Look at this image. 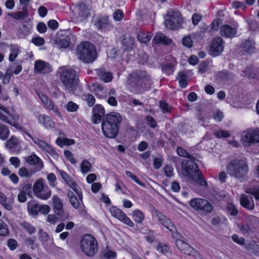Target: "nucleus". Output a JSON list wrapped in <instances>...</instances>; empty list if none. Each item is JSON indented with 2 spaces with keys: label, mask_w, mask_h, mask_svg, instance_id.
<instances>
[{
  "label": "nucleus",
  "mask_w": 259,
  "mask_h": 259,
  "mask_svg": "<svg viewBox=\"0 0 259 259\" xmlns=\"http://www.w3.org/2000/svg\"><path fill=\"white\" fill-rule=\"evenodd\" d=\"M214 135L218 138H228L230 136L229 133L228 131L224 130H219L216 131L214 133Z\"/></svg>",
  "instance_id": "nucleus-55"
},
{
  "label": "nucleus",
  "mask_w": 259,
  "mask_h": 259,
  "mask_svg": "<svg viewBox=\"0 0 259 259\" xmlns=\"http://www.w3.org/2000/svg\"><path fill=\"white\" fill-rule=\"evenodd\" d=\"M245 192L254 196L256 200H259V186H251L246 189Z\"/></svg>",
  "instance_id": "nucleus-34"
},
{
  "label": "nucleus",
  "mask_w": 259,
  "mask_h": 259,
  "mask_svg": "<svg viewBox=\"0 0 259 259\" xmlns=\"http://www.w3.org/2000/svg\"><path fill=\"white\" fill-rule=\"evenodd\" d=\"M8 15L17 20L24 19L28 16L27 7L23 6V11L10 13L8 14Z\"/></svg>",
  "instance_id": "nucleus-31"
},
{
  "label": "nucleus",
  "mask_w": 259,
  "mask_h": 259,
  "mask_svg": "<svg viewBox=\"0 0 259 259\" xmlns=\"http://www.w3.org/2000/svg\"><path fill=\"white\" fill-rule=\"evenodd\" d=\"M97 74L99 78L105 82H110L112 79V74L104 69L97 70Z\"/></svg>",
  "instance_id": "nucleus-28"
},
{
  "label": "nucleus",
  "mask_w": 259,
  "mask_h": 259,
  "mask_svg": "<svg viewBox=\"0 0 259 259\" xmlns=\"http://www.w3.org/2000/svg\"><path fill=\"white\" fill-rule=\"evenodd\" d=\"M93 112L92 121L95 123H98L101 121L102 116L105 114L104 108L101 105L97 104L93 108Z\"/></svg>",
  "instance_id": "nucleus-19"
},
{
  "label": "nucleus",
  "mask_w": 259,
  "mask_h": 259,
  "mask_svg": "<svg viewBox=\"0 0 259 259\" xmlns=\"http://www.w3.org/2000/svg\"><path fill=\"white\" fill-rule=\"evenodd\" d=\"M20 225L24 230H25L30 235L34 234L36 231L35 228L33 225L26 222L21 223Z\"/></svg>",
  "instance_id": "nucleus-37"
},
{
  "label": "nucleus",
  "mask_w": 259,
  "mask_h": 259,
  "mask_svg": "<svg viewBox=\"0 0 259 259\" xmlns=\"http://www.w3.org/2000/svg\"><path fill=\"white\" fill-rule=\"evenodd\" d=\"M195 160L190 159L189 160L184 161L182 162V167L185 175L192 180L194 177H198V175H200L201 172L198 165L194 162Z\"/></svg>",
  "instance_id": "nucleus-11"
},
{
  "label": "nucleus",
  "mask_w": 259,
  "mask_h": 259,
  "mask_svg": "<svg viewBox=\"0 0 259 259\" xmlns=\"http://www.w3.org/2000/svg\"><path fill=\"white\" fill-rule=\"evenodd\" d=\"M10 135L8 127L2 123H0V139L6 140Z\"/></svg>",
  "instance_id": "nucleus-35"
},
{
  "label": "nucleus",
  "mask_w": 259,
  "mask_h": 259,
  "mask_svg": "<svg viewBox=\"0 0 259 259\" xmlns=\"http://www.w3.org/2000/svg\"><path fill=\"white\" fill-rule=\"evenodd\" d=\"M40 124L47 130H51L55 127V123L50 117L46 114H40L37 117Z\"/></svg>",
  "instance_id": "nucleus-20"
},
{
  "label": "nucleus",
  "mask_w": 259,
  "mask_h": 259,
  "mask_svg": "<svg viewBox=\"0 0 259 259\" xmlns=\"http://www.w3.org/2000/svg\"><path fill=\"white\" fill-rule=\"evenodd\" d=\"M243 145L249 147L252 144L259 143V128H249L244 131L241 138Z\"/></svg>",
  "instance_id": "nucleus-9"
},
{
  "label": "nucleus",
  "mask_w": 259,
  "mask_h": 259,
  "mask_svg": "<svg viewBox=\"0 0 259 259\" xmlns=\"http://www.w3.org/2000/svg\"><path fill=\"white\" fill-rule=\"evenodd\" d=\"M154 215L163 226L171 232L172 237L176 239V245L180 250L188 255H195L197 253L196 251L181 239L182 235L178 232L176 227L170 220L156 209L154 210Z\"/></svg>",
  "instance_id": "nucleus-1"
},
{
  "label": "nucleus",
  "mask_w": 259,
  "mask_h": 259,
  "mask_svg": "<svg viewBox=\"0 0 259 259\" xmlns=\"http://www.w3.org/2000/svg\"><path fill=\"white\" fill-rule=\"evenodd\" d=\"M221 34L227 38H231L233 37L236 33L235 28L228 25H224L221 26L220 28Z\"/></svg>",
  "instance_id": "nucleus-25"
},
{
  "label": "nucleus",
  "mask_w": 259,
  "mask_h": 259,
  "mask_svg": "<svg viewBox=\"0 0 259 259\" xmlns=\"http://www.w3.org/2000/svg\"><path fill=\"white\" fill-rule=\"evenodd\" d=\"M248 250L253 253L259 254V246L255 242L249 244Z\"/></svg>",
  "instance_id": "nucleus-59"
},
{
  "label": "nucleus",
  "mask_w": 259,
  "mask_h": 259,
  "mask_svg": "<svg viewBox=\"0 0 259 259\" xmlns=\"http://www.w3.org/2000/svg\"><path fill=\"white\" fill-rule=\"evenodd\" d=\"M56 40L58 46L62 48H67L70 44V39L68 36L58 37Z\"/></svg>",
  "instance_id": "nucleus-36"
},
{
  "label": "nucleus",
  "mask_w": 259,
  "mask_h": 259,
  "mask_svg": "<svg viewBox=\"0 0 259 259\" xmlns=\"http://www.w3.org/2000/svg\"><path fill=\"white\" fill-rule=\"evenodd\" d=\"M152 35L149 32H140L138 33L137 37L139 40L142 43L148 42L151 38Z\"/></svg>",
  "instance_id": "nucleus-39"
},
{
  "label": "nucleus",
  "mask_w": 259,
  "mask_h": 259,
  "mask_svg": "<svg viewBox=\"0 0 259 259\" xmlns=\"http://www.w3.org/2000/svg\"><path fill=\"white\" fill-rule=\"evenodd\" d=\"M19 53V49L17 48L12 49L11 50V52L9 56V61L11 62H13L17 58Z\"/></svg>",
  "instance_id": "nucleus-63"
},
{
  "label": "nucleus",
  "mask_w": 259,
  "mask_h": 259,
  "mask_svg": "<svg viewBox=\"0 0 259 259\" xmlns=\"http://www.w3.org/2000/svg\"><path fill=\"white\" fill-rule=\"evenodd\" d=\"M82 251L89 256H93L98 250V244L96 239L91 234L84 235L80 242Z\"/></svg>",
  "instance_id": "nucleus-7"
},
{
  "label": "nucleus",
  "mask_w": 259,
  "mask_h": 259,
  "mask_svg": "<svg viewBox=\"0 0 259 259\" xmlns=\"http://www.w3.org/2000/svg\"><path fill=\"white\" fill-rule=\"evenodd\" d=\"M111 215L118 220L130 227H133L134 223L126 214L120 209L115 206L112 207L110 210Z\"/></svg>",
  "instance_id": "nucleus-14"
},
{
  "label": "nucleus",
  "mask_w": 259,
  "mask_h": 259,
  "mask_svg": "<svg viewBox=\"0 0 259 259\" xmlns=\"http://www.w3.org/2000/svg\"><path fill=\"white\" fill-rule=\"evenodd\" d=\"M224 50L223 40L219 36L213 39L210 44L209 54L213 56L221 54Z\"/></svg>",
  "instance_id": "nucleus-15"
},
{
  "label": "nucleus",
  "mask_w": 259,
  "mask_h": 259,
  "mask_svg": "<svg viewBox=\"0 0 259 259\" xmlns=\"http://www.w3.org/2000/svg\"><path fill=\"white\" fill-rule=\"evenodd\" d=\"M67 195L71 205L75 209L78 208L80 206V202L74 193L68 191Z\"/></svg>",
  "instance_id": "nucleus-32"
},
{
  "label": "nucleus",
  "mask_w": 259,
  "mask_h": 259,
  "mask_svg": "<svg viewBox=\"0 0 259 259\" xmlns=\"http://www.w3.org/2000/svg\"><path fill=\"white\" fill-rule=\"evenodd\" d=\"M77 10L80 17L87 18L90 15L89 9L83 3L79 4Z\"/></svg>",
  "instance_id": "nucleus-33"
},
{
  "label": "nucleus",
  "mask_w": 259,
  "mask_h": 259,
  "mask_svg": "<svg viewBox=\"0 0 259 259\" xmlns=\"http://www.w3.org/2000/svg\"><path fill=\"white\" fill-rule=\"evenodd\" d=\"M127 83L133 93L141 94L151 88L152 81L145 71L139 70L130 74Z\"/></svg>",
  "instance_id": "nucleus-2"
},
{
  "label": "nucleus",
  "mask_w": 259,
  "mask_h": 259,
  "mask_svg": "<svg viewBox=\"0 0 259 259\" xmlns=\"http://www.w3.org/2000/svg\"><path fill=\"white\" fill-rule=\"evenodd\" d=\"M154 44H160L169 45L171 44L172 40L161 32L157 33L153 39Z\"/></svg>",
  "instance_id": "nucleus-27"
},
{
  "label": "nucleus",
  "mask_w": 259,
  "mask_h": 259,
  "mask_svg": "<svg viewBox=\"0 0 259 259\" xmlns=\"http://www.w3.org/2000/svg\"><path fill=\"white\" fill-rule=\"evenodd\" d=\"M78 59L85 63H93L97 57V53L94 45L88 41L80 44L76 50Z\"/></svg>",
  "instance_id": "nucleus-5"
},
{
  "label": "nucleus",
  "mask_w": 259,
  "mask_h": 259,
  "mask_svg": "<svg viewBox=\"0 0 259 259\" xmlns=\"http://www.w3.org/2000/svg\"><path fill=\"white\" fill-rule=\"evenodd\" d=\"M44 180L40 178L34 184L33 191L34 195L41 199L47 200L51 196L52 192L50 189H44Z\"/></svg>",
  "instance_id": "nucleus-10"
},
{
  "label": "nucleus",
  "mask_w": 259,
  "mask_h": 259,
  "mask_svg": "<svg viewBox=\"0 0 259 259\" xmlns=\"http://www.w3.org/2000/svg\"><path fill=\"white\" fill-rule=\"evenodd\" d=\"M178 76L179 77V84L180 87L182 88H186L187 85V77L186 73L183 72H179L178 74Z\"/></svg>",
  "instance_id": "nucleus-46"
},
{
  "label": "nucleus",
  "mask_w": 259,
  "mask_h": 259,
  "mask_svg": "<svg viewBox=\"0 0 259 259\" xmlns=\"http://www.w3.org/2000/svg\"><path fill=\"white\" fill-rule=\"evenodd\" d=\"M47 179L51 187L56 186V177L54 174L50 173L47 176Z\"/></svg>",
  "instance_id": "nucleus-61"
},
{
  "label": "nucleus",
  "mask_w": 259,
  "mask_h": 259,
  "mask_svg": "<svg viewBox=\"0 0 259 259\" xmlns=\"http://www.w3.org/2000/svg\"><path fill=\"white\" fill-rule=\"evenodd\" d=\"M60 81L65 90L70 93H74L79 86V74L75 70L70 68L62 67L59 68Z\"/></svg>",
  "instance_id": "nucleus-4"
},
{
  "label": "nucleus",
  "mask_w": 259,
  "mask_h": 259,
  "mask_svg": "<svg viewBox=\"0 0 259 259\" xmlns=\"http://www.w3.org/2000/svg\"><path fill=\"white\" fill-rule=\"evenodd\" d=\"M18 175L21 177H29L30 174L28 170L25 167H21L18 170Z\"/></svg>",
  "instance_id": "nucleus-62"
},
{
  "label": "nucleus",
  "mask_w": 259,
  "mask_h": 259,
  "mask_svg": "<svg viewBox=\"0 0 259 259\" xmlns=\"http://www.w3.org/2000/svg\"><path fill=\"white\" fill-rule=\"evenodd\" d=\"M227 170L229 175L238 179H243L248 172L246 162L242 160H233L227 165Z\"/></svg>",
  "instance_id": "nucleus-6"
},
{
  "label": "nucleus",
  "mask_w": 259,
  "mask_h": 259,
  "mask_svg": "<svg viewBox=\"0 0 259 259\" xmlns=\"http://www.w3.org/2000/svg\"><path fill=\"white\" fill-rule=\"evenodd\" d=\"M38 96L41 100L44 105L49 110H53L57 114H60V112L57 108H55L52 102L47 96L42 93H38Z\"/></svg>",
  "instance_id": "nucleus-23"
},
{
  "label": "nucleus",
  "mask_w": 259,
  "mask_h": 259,
  "mask_svg": "<svg viewBox=\"0 0 259 259\" xmlns=\"http://www.w3.org/2000/svg\"><path fill=\"white\" fill-rule=\"evenodd\" d=\"M174 67V65L167 63L166 64H165L163 65H162V69L163 70L165 73L167 74H170L172 72V69Z\"/></svg>",
  "instance_id": "nucleus-57"
},
{
  "label": "nucleus",
  "mask_w": 259,
  "mask_h": 259,
  "mask_svg": "<svg viewBox=\"0 0 259 259\" xmlns=\"http://www.w3.org/2000/svg\"><path fill=\"white\" fill-rule=\"evenodd\" d=\"M35 237H32L26 238L25 239V243L26 245L30 246L31 249H34L37 247V245L35 244Z\"/></svg>",
  "instance_id": "nucleus-48"
},
{
  "label": "nucleus",
  "mask_w": 259,
  "mask_h": 259,
  "mask_svg": "<svg viewBox=\"0 0 259 259\" xmlns=\"http://www.w3.org/2000/svg\"><path fill=\"white\" fill-rule=\"evenodd\" d=\"M192 207L196 210H203L207 213H210L213 211L212 205L207 200L201 198H194L190 202Z\"/></svg>",
  "instance_id": "nucleus-12"
},
{
  "label": "nucleus",
  "mask_w": 259,
  "mask_h": 259,
  "mask_svg": "<svg viewBox=\"0 0 259 259\" xmlns=\"http://www.w3.org/2000/svg\"><path fill=\"white\" fill-rule=\"evenodd\" d=\"M183 45L187 48H191L192 46L193 41L190 35L184 37L182 39Z\"/></svg>",
  "instance_id": "nucleus-56"
},
{
  "label": "nucleus",
  "mask_w": 259,
  "mask_h": 259,
  "mask_svg": "<svg viewBox=\"0 0 259 259\" xmlns=\"http://www.w3.org/2000/svg\"><path fill=\"white\" fill-rule=\"evenodd\" d=\"M80 166L82 173L87 174L90 171L92 164L88 160L85 159L82 161Z\"/></svg>",
  "instance_id": "nucleus-42"
},
{
  "label": "nucleus",
  "mask_w": 259,
  "mask_h": 259,
  "mask_svg": "<svg viewBox=\"0 0 259 259\" xmlns=\"http://www.w3.org/2000/svg\"><path fill=\"white\" fill-rule=\"evenodd\" d=\"M113 18L116 21H120L123 17V14L121 10H116L113 14Z\"/></svg>",
  "instance_id": "nucleus-64"
},
{
  "label": "nucleus",
  "mask_w": 259,
  "mask_h": 259,
  "mask_svg": "<svg viewBox=\"0 0 259 259\" xmlns=\"http://www.w3.org/2000/svg\"><path fill=\"white\" fill-rule=\"evenodd\" d=\"M34 69L35 71L40 72L43 73H48L52 71V68L48 63L42 61H36L34 64Z\"/></svg>",
  "instance_id": "nucleus-21"
},
{
  "label": "nucleus",
  "mask_w": 259,
  "mask_h": 259,
  "mask_svg": "<svg viewBox=\"0 0 259 259\" xmlns=\"http://www.w3.org/2000/svg\"><path fill=\"white\" fill-rule=\"evenodd\" d=\"M166 17L164 21L166 28L177 30L181 27L183 19L179 11L170 10L167 12Z\"/></svg>",
  "instance_id": "nucleus-8"
},
{
  "label": "nucleus",
  "mask_w": 259,
  "mask_h": 259,
  "mask_svg": "<svg viewBox=\"0 0 259 259\" xmlns=\"http://www.w3.org/2000/svg\"><path fill=\"white\" fill-rule=\"evenodd\" d=\"M95 92L96 97L99 99H104L109 96H115L116 91L114 89H108L98 84L95 85Z\"/></svg>",
  "instance_id": "nucleus-17"
},
{
  "label": "nucleus",
  "mask_w": 259,
  "mask_h": 259,
  "mask_svg": "<svg viewBox=\"0 0 259 259\" xmlns=\"http://www.w3.org/2000/svg\"><path fill=\"white\" fill-rule=\"evenodd\" d=\"M133 216L135 221L139 224H142L145 218L144 213L139 209L133 211Z\"/></svg>",
  "instance_id": "nucleus-41"
},
{
  "label": "nucleus",
  "mask_w": 259,
  "mask_h": 259,
  "mask_svg": "<svg viewBox=\"0 0 259 259\" xmlns=\"http://www.w3.org/2000/svg\"><path fill=\"white\" fill-rule=\"evenodd\" d=\"M9 233V229L7 225L2 220H0V235L6 236Z\"/></svg>",
  "instance_id": "nucleus-49"
},
{
  "label": "nucleus",
  "mask_w": 259,
  "mask_h": 259,
  "mask_svg": "<svg viewBox=\"0 0 259 259\" xmlns=\"http://www.w3.org/2000/svg\"><path fill=\"white\" fill-rule=\"evenodd\" d=\"M156 249L160 253L166 254L169 251V248L166 244L159 243L156 247Z\"/></svg>",
  "instance_id": "nucleus-50"
},
{
  "label": "nucleus",
  "mask_w": 259,
  "mask_h": 259,
  "mask_svg": "<svg viewBox=\"0 0 259 259\" xmlns=\"http://www.w3.org/2000/svg\"><path fill=\"white\" fill-rule=\"evenodd\" d=\"M217 77L219 80L227 82L233 78V75L230 72L225 70L218 72Z\"/></svg>",
  "instance_id": "nucleus-29"
},
{
  "label": "nucleus",
  "mask_w": 259,
  "mask_h": 259,
  "mask_svg": "<svg viewBox=\"0 0 259 259\" xmlns=\"http://www.w3.org/2000/svg\"><path fill=\"white\" fill-rule=\"evenodd\" d=\"M95 25L99 29H103L108 28L110 26V23L107 17H102L96 21Z\"/></svg>",
  "instance_id": "nucleus-30"
},
{
  "label": "nucleus",
  "mask_w": 259,
  "mask_h": 259,
  "mask_svg": "<svg viewBox=\"0 0 259 259\" xmlns=\"http://www.w3.org/2000/svg\"><path fill=\"white\" fill-rule=\"evenodd\" d=\"M125 174L127 177L131 178L136 183H137L138 184H139V185H140L141 186H142L144 188H146V185L144 183L141 182L137 178V177L134 174H133L132 172H131L130 171H126L125 172Z\"/></svg>",
  "instance_id": "nucleus-51"
},
{
  "label": "nucleus",
  "mask_w": 259,
  "mask_h": 259,
  "mask_svg": "<svg viewBox=\"0 0 259 259\" xmlns=\"http://www.w3.org/2000/svg\"><path fill=\"white\" fill-rule=\"evenodd\" d=\"M27 208L31 214L36 215L39 211V205L33 201H30L27 203Z\"/></svg>",
  "instance_id": "nucleus-40"
},
{
  "label": "nucleus",
  "mask_w": 259,
  "mask_h": 259,
  "mask_svg": "<svg viewBox=\"0 0 259 259\" xmlns=\"http://www.w3.org/2000/svg\"><path fill=\"white\" fill-rule=\"evenodd\" d=\"M240 203L241 205L249 210H252L254 209L255 204L252 197L246 195L244 194L240 195Z\"/></svg>",
  "instance_id": "nucleus-18"
},
{
  "label": "nucleus",
  "mask_w": 259,
  "mask_h": 259,
  "mask_svg": "<svg viewBox=\"0 0 259 259\" xmlns=\"http://www.w3.org/2000/svg\"><path fill=\"white\" fill-rule=\"evenodd\" d=\"M192 180L197 182V183L200 185L204 186H207V183L206 181L202 177L201 172L200 175H198V177H194V178Z\"/></svg>",
  "instance_id": "nucleus-54"
},
{
  "label": "nucleus",
  "mask_w": 259,
  "mask_h": 259,
  "mask_svg": "<svg viewBox=\"0 0 259 259\" xmlns=\"http://www.w3.org/2000/svg\"><path fill=\"white\" fill-rule=\"evenodd\" d=\"M255 43L254 41L244 40L240 46V52L243 54L245 53H252L255 50Z\"/></svg>",
  "instance_id": "nucleus-22"
},
{
  "label": "nucleus",
  "mask_w": 259,
  "mask_h": 259,
  "mask_svg": "<svg viewBox=\"0 0 259 259\" xmlns=\"http://www.w3.org/2000/svg\"><path fill=\"white\" fill-rule=\"evenodd\" d=\"M38 238L39 240L43 243L47 242L50 238L48 234L41 229H39L38 231Z\"/></svg>",
  "instance_id": "nucleus-47"
},
{
  "label": "nucleus",
  "mask_w": 259,
  "mask_h": 259,
  "mask_svg": "<svg viewBox=\"0 0 259 259\" xmlns=\"http://www.w3.org/2000/svg\"><path fill=\"white\" fill-rule=\"evenodd\" d=\"M13 201L12 200H8V198L4 199L1 204L7 210H11L13 209Z\"/></svg>",
  "instance_id": "nucleus-52"
},
{
  "label": "nucleus",
  "mask_w": 259,
  "mask_h": 259,
  "mask_svg": "<svg viewBox=\"0 0 259 259\" xmlns=\"http://www.w3.org/2000/svg\"><path fill=\"white\" fill-rule=\"evenodd\" d=\"M102 256L105 259H114L116 257V252L113 250L109 249L107 247L102 253Z\"/></svg>",
  "instance_id": "nucleus-38"
},
{
  "label": "nucleus",
  "mask_w": 259,
  "mask_h": 259,
  "mask_svg": "<svg viewBox=\"0 0 259 259\" xmlns=\"http://www.w3.org/2000/svg\"><path fill=\"white\" fill-rule=\"evenodd\" d=\"M25 162L29 165L35 166L33 172L39 171L44 168V163L42 160L35 154L25 158Z\"/></svg>",
  "instance_id": "nucleus-16"
},
{
  "label": "nucleus",
  "mask_w": 259,
  "mask_h": 259,
  "mask_svg": "<svg viewBox=\"0 0 259 259\" xmlns=\"http://www.w3.org/2000/svg\"><path fill=\"white\" fill-rule=\"evenodd\" d=\"M52 201L53 210L56 215L62 220L68 219L69 214L65 213L62 200L57 195H54L52 197Z\"/></svg>",
  "instance_id": "nucleus-13"
},
{
  "label": "nucleus",
  "mask_w": 259,
  "mask_h": 259,
  "mask_svg": "<svg viewBox=\"0 0 259 259\" xmlns=\"http://www.w3.org/2000/svg\"><path fill=\"white\" fill-rule=\"evenodd\" d=\"M32 140L42 150L47 152L51 155H53L55 153L54 149L45 141L38 139H32Z\"/></svg>",
  "instance_id": "nucleus-24"
},
{
  "label": "nucleus",
  "mask_w": 259,
  "mask_h": 259,
  "mask_svg": "<svg viewBox=\"0 0 259 259\" xmlns=\"http://www.w3.org/2000/svg\"><path fill=\"white\" fill-rule=\"evenodd\" d=\"M82 98L87 102L88 106L90 107H92L95 103L94 97L90 94L87 93L83 94Z\"/></svg>",
  "instance_id": "nucleus-44"
},
{
  "label": "nucleus",
  "mask_w": 259,
  "mask_h": 259,
  "mask_svg": "<svg viewBox=\"0 0 259 259\" xmlns=\"http://www.w3.org/2000/svg\"><path fill=\"white\" fill-rule=\"evenodd\" d=\"M177 152L178 154L180 156H182L183 157H187V158H188L189 159H192V160L196 159V158L194 156L189 154L188 153L187 151L181 147H178L177 148Z\"/></svg>",
  "instance_id": "nucleus-45"
},
{
  "label": "nucleus",
  "mask_w": 259,
  "mask_h": 259,
  "mask_svg": "<svg viewBox=\"0 0 259 259\" xmlns=\"http://www.w3.org/2000/svg\"><path fill=\"white\" fill-rule=\"evenodd\" d=\"M122 121L120 115L116 112H112L106 115L103 119L102 129L105 136L113 138L118 133V125Z\"/></svg>",
  "instance_id": "nucleus-3"
},
{
  "label": "nucleus",
  "mask_w": 259,
  "mask_h": 259,
  "mask_svg": "<svg viewBox=\"0 0 259 259\" xmlns=\"http://www.w3.org/2000/svg\"><path fill=\"white\" fill-rule=\"evenodd\" d=\"M0 120L2 121L5 123H8V124L11 125L12 126H13L18 128H19L20 125L19 124L16 123L15 122L11 121V120L10 119L9 117L7 115L4 114L3 113H2L1 112H0Z\"/></svg>",
  "instance_id": "nucleus-43"
},
{
  "label": "nucleus",
  "mask_w": 259,
  "mask_h": 259,
  "mask_svg": "<svg viewBox=\"0 0 259 259\" xmlns=\"http://www.w3.org/2000/svg\"><path fill=\"white\" fill-rule=\"evenodd\" d=\"M123 44L127 48H132L134 44V39L131 36H128L123 40Z\"/></svg>",
  "instance_id": "nucleus-58"
},
{
  "label": "nucleus",
  "mask_w": 259,
  "mask_h": 259,
  "mask_svg": "<svg viewBox=\"0 0 259 259\" xmlns=\"http://www.w3.org/2000/svg\"><path fill=\"white\" fill-rule=\"evenodd\" d=\"M19 145L18 139L14 137L11 136L6 143V147L10 151V152L14 153L16 151V149Z\"/></svg>",
  "instance_id": "nucleus-26"
},
{
  "label": "nucleus",
  "mask_w": 259,
  "mask_h": 259,
  "mask_svg": "<svg viewBox=\"0 0 259 259\" xmlns=\"http://www.w3.org/2000/svg\"><path fill=\"white\" fill-rule=\"evenodd\" d=\"M66 109L69 112H75L78 109V106L72 101H69L66 105Z\"/></svg>",
  "instance_id": "nucleus-53"
},
{
  "label": "nucleus",
  "mask_w": 259,
  "mask_h": 259,
  "mask_svg": "<svg viewBox=\"0 0 259 259\" xmlns=\"http://www.w3.org/2000/svg\"><path fill=\"white\" fill-rule=\"evenodd\" d=\"M46 221L51 224L55 225L59 221V219L56 215L49 214L47 217Z\"/></svg>",
  "instance_id": "nucleus-60"
}]
</instances>
